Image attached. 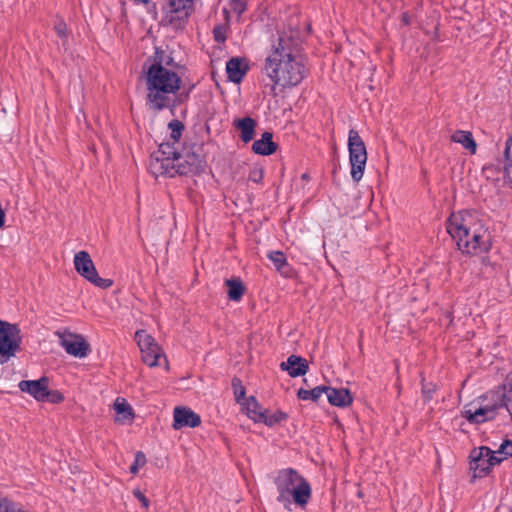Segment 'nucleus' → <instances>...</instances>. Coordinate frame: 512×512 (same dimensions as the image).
I'll use <instances>...</instances> for the list:
<instances>
[{"mask_svg":"<svg viewBox=\"0 0 512 512\" xmlns=\"http://www.w3.org/2000/svg\"><path fill=\"white\" fill-rule=\"evenodd\" d=\"M273 51L266 58L264 71L274 83L272 92L276 95V85L282 88L294 87L307 75L304 59L299 55V40L286 33H279L272 45Z\"/></svg>","mask_w":512,"mask_h":512,"instance_id":"1","label":"nucleus"},{"mask_svg":"<svg viewBox=\"0 0 512 512\" xmlns=\"http://www.w3.org/2000/svg\"><path fill=\"white\" fill-rule=\"evenodd\" d=\"M447 231L463 254L487 253L492 247L488 229L480 222H474V215L469 211L452 214L448 219Z\"/></svg>","mask_w":512,"mask_h":512,"instance_id":"2","label":"nucleus"},{"mask_svg":"<svg viewBox=\"0 0 512 512\" xmlns=\"http://www.w3.org/2000/svg\"><path fill=\"white\" fill-rule=\"evenodd\" d=\"M273 482L278 493L276 500L285 510L292 511L293 505L302 510L306 509L312 497V488L296 469L279 470Z\"/></svg>","mask_w":512,"mask_h":512,"instance_id":"3","label":"nucleus"},{"mask_svg":"<svg viewBox=\"0 0 512 512\" xmlns=\"http://www.w3.org/2000/svg\"><path fill=\"white\" fill-rule=\"evenodd\" d=\"M146 105L152 111H162L169 105V95L180 91L181 77L169 68L144 70Z\"/></svg>","mask_w":512,"mask_h":512,"instance_id":"4","label":"nucleus"},{"mask_svg":"<svg viewBox=\"0 0 512 512\" xmlns=\"http://www.w3.org/2000/svg\"><path fill=\"white\" fill-rule=\"evenodd\" d=\"M174 141L172 143L164 142L159 145L156 152L150 157V170L156 175L174 177L175 161L178 160L180 152L175 148Z\"/></svg>","mask_w":512,"mask_h":512,"instance_id":"5","label":"nucleus"},{"mask_svg":"<svg viewBox=\"0 0 512 512\" xmlns=\"http://www.w3.org/2000/svg\"><path fill=\"white\" fill-rule=\"evenodd\" d=\"M349 161L351 165V177L358 183L363 177L366 162V146L358 131L350 129L348 135Z\"/></svg>","mask_w":512,"mask_h":512,"instance_id":"6","label":"nucleus"},{"mask_svg":"<svg viewBox=\"0 0 512 512\" xmlns=\"http://www.w3.org/2000/svg\"><path fill=\"white\" fill-rule=\"evenodd\" d=\"M175 164V175L188 176L200 175L205 172L207 162L205 156L202 154V148L193 145L189 149H184Z\"/></svg>","mask_w":512,"mask_h":512,"instance_id":"7","label":"nucleus"},{"mask_svg":"<svg viewBox=\"0 0 512 512\" xmlns=\"http://www.w3.org/2000/svg\"><path fill=\"white\" fill-rule=\"evenodd\" d=\"M20 329L0 319V364L7 363L20 350Z\"/></svg>","mask_w":512,"mask_h":512,"instance_id":"8","label":"nucleus"},{"mask_svg":"<svg viewBox=\"0 0 512 512\" xmlns=\"http://www.w3.org/2000/svg\"><path fill=\"white\" fill-rule=\"evenodd\" d=\"M135 338L142 352L143 362L150 367L159 365L158 360L161 356V349L155 342V339L147 334L145 330L137 331Z\"/></svg>","mask_w":512,"mask_h":512,"instance_id":"9","label":"nucleus"},{"mask_svg":"<svg viewBox=\"0 0 512 512\" xmlns=\"http://www.w3.org/2000/svg\"><path fill=\"white\" fill-rule=\"evenodd\" d=\"M60 340V345L65 349L66 353L77 357L84 358L91 352L90 344L80 334L68 333L67 337L64 333H56Z\"/></svg>","mask_w":512,"mask_h":512,"instance_id":"10","label":"nucleus"},{"mask_svg":"<svg viewBox=\"0 0 512 512\" xmlns=\"http://www.w3.org/2000/svg\"><path fill=\"white\" fill-rule=\"evenodd\" d=\"M488 454H490V448L487 446L475 447L469 454L470 459V470L473 471V478H483L487 476L491 471L488 466Z\"/></svg>","mask_w":512,"mask_h":512,"instance_id":"11","label":"nucleus"},{"mask_svg":"<svg viewBox=\"0 0 512 512\" xmlns=\"http://www.w3.org/2000/svg\"><path fill=\"white\" fill-rule=\"evenodd\" d=\"M174 421L172 427L180 430L184 427L195 428L201 424V417L188 407L174 408Z\"/></svg>","mask_w":512,"mask_h":512,"instance_id":"12","label":"nucleus"},{"mask_svg":"<svg viewBox=\"0 0 512 512\" xmlns=\"http://www.w3.org/2000/svg\"><path fill=\"white\" fill-rule=\"evenodd\" d=\"M250 69L245 58L232 57L226 62V73L229 81L240 84Z\"/></svg>","mask_w":512,"mask_h":512,"instance_id":"13","label":"nucleus"},{"mask_svg":"<svg viewBox=\"0 0 512 512\" xmlns=\"http://www.w3.org/2000/svg\"><path fill=\"white\" fill-rule=\"evenodd\" d=\"M47 386H49V378L46 376L37 380H22L18 384L20 391L28 393L38 402L43 401Z\"/></svg>","mask_w":512,"mask_h":512,"instance_id":"14","label":"nucleus"},{"mask_svg":"<svg viewBox=\"0 0 512 512\" xmlns=\"http://www.w3.org/2000/svg\"><path fill=\"white\" fill-rule=\"evenodd\" d=\"M280 369L286 371L292 378L304 376L309 370L308 361L298 355H290L286 361L280 363Z\"/></svg>","mask_w":512,"mask_h":512,"instance_id":"15","label":"nucleus"},{"mask_svg":"<svg viewBox=\"0 0 512 512\" xmlns=\"http://www.w3.org/2000/svg\"><path fill=\"white\" fill-rule=\"evenodd\" d=\"M75 270L87 281L97 272L96 267L87 251H79L74 256Z\"/></svg>","mask_w":512,"mask_h":512,"instance_id":"16","label":"nucleus"},{"mask_svg":"<svg viewBox=\"0 0 512 512\" xmlns=\"http://www.w3.org/2000/svg\"><path fill=\"white\" fill-rule=\"evenodd\" d=\"M326 396L328 402L335 407L346 408L353 402V396L347 388H334L327 386Z\"/></svg>","mask_w":512,"mask_h":512,"instance_id":"17","label":"nucleus"},{"mask_svg":"<svg viewBox=\"0 0 512 512\" xmlns=\"http://www.w3.org/2000/svg\"><path fill=\"white\" fill-rule=\"evenodd\" d=\"M233 126L239 131V137L242 142L249 143L254 139L257 127V121L254 118L246 116L234 119Z\"/></svg>","mask_w":512,"mask_h":512,"instance_id":"18","label":"nucleus"},{"mask_svg":"<svg viewBox=\"0 0 512 512\" xmlns=\"http://www.w3.org/2000/svg\"><path fill=\"white\" fill-rule=\"evenodd\" d=\"M278 147L279 145L273 141V133L265 131L261 138L252 144V151L258 155L270 156L277 151Z\"/></svg>","mask_w":512,"mask_h":512,"instance_id":"19","label":"nucleus"},{"mask_svg":"<svg viewBox=\"0 0 512 512\" xmlns=\"http://www.w3.org/2000/svg\"><path fill=\"white\" fill-rule=\"evenodd\" d=\"M242 410H245L246 415L255 423H259L263 418V410L255 396H249L242 404Z\"/></svg>","mask_w":512,"mask_h":512,"instance_id":"20","label":"nucleus"},{"mask_svg":"<svg viewBox=\"0 0 512 512\" xmlns=\"http://www.w3.org/2000/svg\"><path fill=\"white\" fill-rule=\"evenodd\" d=\"M267 257L272 261L276 270L284 277L291 275L292 268L282 251H270Z\"/></svg>","mask_w":512,"mask_h":512,"instance_id":"21","label":"nucleus"},{"mask_svg":"<svg viewBox=\"0 0 512 512\" xmlns=\"http://www.w3.org/2000/svg\"><path fill=\"white\" fill-rule=\"evenodd\" d=\"M451 141L461 144L471 154L476 153L477 143L470 131L456 130L451 136Z\"/></svg>","mask_w":512,"mask_h":512,"instance_id":"22","label":"nucleus"},{"mask_svg":"<svg viewBox=\"0 0 512 512\" xmlns=\"http://www.w3.org/2000/svg\"><path fill=\"white\" fill-rule=\"evenodd\" d=\"M185 7L182 13H171L169 17V24L176 30H183L186 27L188 19L194 11L192 4Z\"/></svg>","mask_w":512,"mask_h":512,"instance_id":"23","label":"nucleus"},{"mask_svg":"<svg viewBox=\"0 0 512 512\" xmlns=\"http://www.w3.org/2000/svg\"><path fill=\"white\" fill-rule=\"evenodd\" d=\"M114 410L118 415L117 421L122 423L125 421H132L135 416L133 408L124 398L118 397L115 400Z\"/></svg>","mask_w":512,"mask_h":512,"instance_id":"24","label":"nucleus"},{"mask_svg":"<svg viewBox=\"0 0 512 512\" xmlns=\"http://www.w3.org/2000/svg\"><path fill=\"white\" fill-rule=\"evenodd\" d=\"M225 285L228 287V298L231 301H240L246 287L240 278H231L225 281Z\"/></svg>","mask_w":512,"mask_h":512,"instance_id":"25","label":"nucleus"},{"mask_svg":"<svg viewBox=\"0 0 512 512\" xmlns=\"http://www.w3.org/2000/svg\"><path fill=\"white\" fill-rule=\"evenodd\" d=\"M326 390L327 386L325 385L316 386L311 390L300 388L297 391V397L303 401L311 400L312 402L317 403L322 394H326Z\"/></svg>","mask_w":512,"mask_h":512,"instance_id":"26","label":"nucleus"},{"mask_svg":"<svg viewBox=\"0 0 512 512\" xmlns=\"http://www.w3.org/2000/svg\"><path fill=\"white\" fill-rule=\"evenodd\" d=\"M194 88V85H192L187 91L177 92L175 94L169 95V105L166 106V109H168L172 114L175 113V109L183 104L185 101L188 100L190 96V92Z\"/></svg>","mask_w":512,"mask_h":512,"instance_id":"27","label":"nucleus"},{"mask_svg":"<svg viewBox=\"0 0 512 512\" xmlns=\"http://www.w3.org/2000/svg\"><path fill=\"white\" fill-rule=\"evenodd\" d=\"M288 418V414L278 410L275 413L269 415L268 410H263V418H261L259 423H264L268 427H273L276 424H279L280 422L286 420Z\"/></svg>","mask_w":512,"mask_h":512,"instance_id":"28","label":"nucleus"},{"mask_svg":"<svg viewBox=\"0 0 512 512\" xmlns=\"http://www.w3.org/2000/svg\"><path fill=\"white\" fill-rule=\"evenodd\" d=\"M438 390V386L433 382H427L424 377L421 379V394L424 403L430 402L436 391Z\"/></svg>","mask_w":512,"mask_h":512,"instance_id":"29","label":"nucleus"},{"mask_svg":"<svg viewBox=\"0 0 512 512\" xmlns=\"http://www.w3.org/2000/svg\"><path fill=\"white\" fill-rule=\"evenodd\" d=\"M231 387L233 389V393L235 396V400L237 403L242 404L246 397V389L242 384V381L238 377H233L231 381Z\"/></svg>","mask_w":512,"mask_h":512,"instance_id":"30","label":"nucleus"},{"mask_svg":"<svg viewBox=\"0 0 512 512\" xmlns=\"http://www.w3.org/2000/svg\"><path fill=\"white\" fill-rule=\"evenodd\" d=\"M167 54L160 47H155V53L152 57H149L146 62L152 61L150 66L147 69H155L157 67L164 68L163 62L166 59ZM146 64L143 66V70H145Z\"/></svg>","mask_w":512,"mask_h":512,"instance_id":"31","label":"nucleus"},{"mask_svg":"<svg viewBox=\"0 0 512 512\" xmlns=\"http://www.w3.org/2000/svg\"><path fill=\"white\" fill-rule=\"evenodd\" d=\"M168 128L171 131L170 138L174 141V143H177L185 129L184 124L178 119H173L168 123Z\"/></svg>","mask_w":512,"mask_h":512,"instance_id":"32","label":"nucleus"},{"mask_svg":"<svg viewBox=\"0 0 512 512\" xmlns=\"http://www.w3.org/2000/svg\"><path fill=\"white\" fill-rule=\"evenodd\" d=\"M64 401V395L58 390H50L49 386L46 387L44 399L42 402L59 404Z\"/></svg>","mask_w":512,"mask_h":512,"instance_id":"33","label":"nucleus"},{"mask_svg":"<svg viewBox=\"0 0 512 512\" xmlns=\"http://www.w3.org/2000/svg\"><path fill=\"white\" fill-rule=\"evenodd\" d=\"M213 37L214 40L218 43H224L227 39V25L218 24L213 28Z\"/></svg>","mask_w":512,"mask_h":512,"instance_id":"34","label":"nucleus"},{"mask_svg":"<svg viewBox=\"0 0 512 512\" xmlns=\"http://www.w3.org/2000/svg\"><path fill=\"white\" fill-rule=\"evenodd\" d=\"M146 462H147V460H146L145 454L142 451H138L135 454L134 462L130 466V472L132 474H137L139 471V468L144 466L146 464Z\"/></svg>","mask_w":512,"mask_h":512,"instance_id":"35","label":"nucleus"},{"mask_svg":"<svg viewBox=\"0 0 512 512\" xmlns=\"http://www.w3.org/2000/svg\"><path fill=\"white\" fill-rule=\"evenodd\" d=\"M90 283L95 285L96 287L107 289L110 288L113 285V280L108 278H102L99 276L98 272L95 273V276H93L90 280Z\"/></svg>","mask_w":512,"mask_h":512,"instance_id":"36","label":"nucleus"},{"mask_svg":"<svg viewBox=\"0 0 512 512\" xmlns=\"http://www.w3.org/2000/svg\"><path fill=\"white\" fill-rule=\"evenodd\" d=\"M497 454H500L503 456V458L508 459L512 456V440L505 439L498 450H496Z\"/></svg>","mask_w":512,"mask_h":512,"instance_id":"37","label":"nucleus"},{"mask_svg":"<svg viewBox=\"0 0 512 512\" xmlns=\"http://www.w3.org/2000/svg\"><path fill=\"white\" fill-rule=\"evenodd\" d=\"M264 170L262 167H254L250 170L248 179L254 183H260L263 180Z\"/></svg>","mask_w":512,"mask_h":512,"instance_id":"38","label":"nucleus"},{"mask_svg":"<svg viewBox=\"0 0 512 512\" xmlns=\"http://www.w3.org/2000/svg\"><path fill=\"white\" fill-rule=\"evenodd\" d=\"M497 452L496 451H493L492 449H490V454H488V458H486V461H488V466L487 467H490V471L492 470V468L496 465H499L501 464L504 460H506V458H503V456L501 457H498L496 456Z\"/></svg>","mask_w":512,"mask_h":512,"instance_id":"39","label":"nucleus"},{"mask_svg":"<svg viewBox=\"0 0 512 512\" xmlns=\"http://www.w3.org/2000/svg\"><path fill=\"white\" fill-rule=\"evenodd\" d=\"M231 9L238 15L246 11V2L244 0H230Z\"/></svg>","mask_w":512,"mask_h":512,"instance_id":"40","label":"nucleus"},{"mask_svg":"<svg viewBox=\"0 0 512 512\" xmlns=\"http://www.w3.org/2000/svg\"><path fill=\"white\" fill-rule=\"evenodd\" d=\"M133 495L136 499H138L141 502L142 506L145 509H148V507L150 505V501L139 489H135L133 491Z\"/></svg>","mask_w":512,"mask_h":512,"instance_id":"41","label":"nucleus"},{"mask_svg":"<svg viewBox=\"0 0 512 512\" xmlns=\"http://www.w3.org/2000/svg\"><path fill=\"white\" fill-rule=\"evenodd\" d=\"M54 29L60 38L67 37V26H66L65 22H63V21L58 22L57 24H55Z\"/></svg>","mask_w":512,"mask_h":512,"instance_id":"42","label":"nucleus"},{"mask_svg":"<svg viewBox=\"0 0 512 512\" xmlns=\"http://www.w3.org/2000/svg\"><path fill=\"white\" fill-rule=\"evenodd\" d=\"M498 168L494 164H486L482 168V172L486 174V177L489 179L490 175H493L497 172Z\"/></svg>","mask_w":512,"mask_h":512,"instance_id":"43","label":"nucleus"},{"mask_svg":"<svg viewBox=\"0 0 512 512\" xmlns=\"http://www.w3.org/2000/svg\"><path fill=\"white\" fill-rule=\"evenodd\" d=\"M163 67L179 68L180 65L174 61L172 55H167L166 59L163 62Z\"/></svg>","mask_w":512,"mask_h":512,"instance_id":"44","label":"nucleus"},{"mask_svg":"<svg viewBox=\"0 0 512 512\" xmlns=\"http://www.w3.org/2000/svg\"><path fill=\"white\" fill-rule=\"evenodd\" d=\"M510 150L511 149H508V148H505V150H504L505 159L510 162L507 166H505V172L508 175H510V173H511L510 169L512 168V159L510 158Z\"/></svg>","mask_w":512,"mask_h":512,"instance_id":"45","label":"nucleus"},{"mask_svg":"<svg viewBox=\"0 0 512 512\" xmlns=\"http://www.w3.org/2000/svg\"><path fill=\"white\" fill-rule=\"evenodd\" d=\"M512 146V135H509L505 141V148L511 149Z\"/></svg>","mask_w":512,"mask_h":512,"instance_id":"46","label":"nucleus"},{"mask_svg":"<svg viewBox=\"0 0 512 512\" xmlns=\"http://www.w3.org/2000/svg\"><path fill=\"white\" fill-rule=\"evenodd\" d=\"M402 20L405 24H409V17L407 14H404L403 17H402Z\"/></svg>","mask_w":512,"mask_h":512,"instance_id":"47","label":"nucleus"},{"mask_svg":"<svg viewBox=\"0 0 512 512\" xmlns=\"http://www.w3.org/2000/svg\"><path fill=\"white\" fill-rule=\"evenodd\" d=\"M301 178L306 181L310 179V177L307 173L302 174Z\"/></svg>","mask_w":512,"mask_h":512,"instance_id":"48","label":"nucleus"},{"mask_svg":"<svg viewBox=\"0 0 512 512\" xmlns=\"http://www.w3.org/2000/svg\"><path fill=\"white\" fill-rule=\"evenodd\" d=\"M193 1H194V0H185V2H186V3H188V4H192V5H193Z\"/></svg>","mask_w":512,"mask_h":512,"instance_id":"49","label":"nucleus"}]
</instances>
